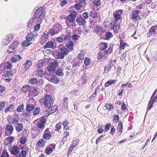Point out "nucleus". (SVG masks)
Masks as SVG:
<instances>
[{
	"label": "nucleus",
	"mask_w": 157,
	"mask_h": 157,
	"mask_svg": "<svg viewBox=\"0 0 157 157\" xmlns=\"http://www.w3.org/2000/svg\"><path fill=\"white\" fill-rule=\"evenodd\" d=\"M58 51L56 55V58L63 59L65 56L68 54V50L67 48L63 46V44H59L58 47Z\"/></svg>",
	"instance_id": "f257e3e1"
},
{
	"label": "nucleus",
	"mask_w": 157,
	"mask_h": 157,
	"mask_svg": "<svg viewBox=\"0 0 157 157\" xmlns=\"http://www.w3.org/2000/svg\"><path fill=\"white\" fill-rule=\"evenodd\" d=\"M41 102L43 103L46 107L50 108L53 105V98L50 95H47L41 99Z\"/></svg>",
	"instance_id": "f03ea898"
},
{
	"label": "nucleus",
	"mask_w": 157,
	"mask_h": 157,
	"mask_svg": "<svg viewBox=\"0 0 157 157\" xmlns=\"http://www.w3.org/2000/svg\"><path fill=\"white\" fill-rule=\"evenodd\" d=\"M44 8L43 7H40L38 8L35 12L34 17L35 18H38L41 23L42 19L44 18L45 16V13L44 12Z\"/></svg>",
	"instance_id": "7ed1b4c3"
},
{
	"label": "nucleus",
	"mask_w": 157,
	"mask_h": 157,
	"mask_svg": "<svg viewBox=\"0 0 157 157\" xmlns=\"http://www.w3.org/2000/svg\"><path fill=\"white\" fill-rule=\"evenodd\" d=\"M58 66L57 61L54 60L52 63L50 64L47 67L48 71L50 73H52L55 70V68Z\"/></svg>",
	"instance_id": "20e7f679"
},
{
	"label": "nucleus",
	"mask_w": 157,
	"mask_h": 157,
	"mask_svg": "<svg viewBox=\"0 0 157 157\" xmlns=\"http://www.w3.org/2000/svg\"><path fill=\"white\" fill-rule=\"evenodd\" d=\"M77 15V12L75 11L71 12L70 14L68 15L67 17L68 21L71 22H75Z\"/></svg>",
	"instance_id": "39448f33"
},
{
	"label": "nucleus",
	"mask_w": 157,
	"mask_h": 157,
	"mask_svg": "<svg viewBox=\"0 0 157 157\" xmlns=\"http://www.w3.org/2000/svg\"><path fill=\"white\" fill-rule=\"evenodd\" d=\"M5 134L6 136H11L13 132V126L10 124H7L5 128Z\"/></svg>",
	"instance_id": "423d86ee"
},
{
	"label": "nucleus",
	"mask_w": 157,
	"mask_h": 157,
	"mask_svg": "<svg viewBox=\"0 0 157 157\" xmlns=\"http://www.w3.org/2000/svg\"><path fill=\"white\" fill-rule=\"evenodd\" d=\"M56 145L52 144L49 146V147L46 148L45 150V153L48 155L51 154V153L55 150Z\"/></svg>",
	"instance_id": "0eeeda50"
},
{
	"label": "nucleus",
	"mask_w": 157,
	"mask_h": 157,
	"mask_svg": "<svg viewBox=\"0 0 157 157\" xmlns=\"http://www.w3.org/2000/svg\"><path fill=\"white\" fill-rule=\"evenodd\" d=\"M49 37L48 33L47 31L44 32L41 36L40 43L41 44H44L47 41V40Z\"/></svg>",
	"instance_id": "6e6552de"
},
{
	"label": "nucleus",
	"mask_w": 157,
	"mask_h": 157,
	"mask_svg": "<svg viewBox=\"0 0 157 157\" xmlns=\"http://www.w3.org/2000/svg\"><path fill=\"white\" fill-rule=\"evenodd\" d=\"M76 22L80 25H84L86 21L84 18L82 16H79L76 19Z\"/></svg>",
	"instance_id": "1a4fd4ad"
},
{
	"label": "nucleus",
	"mask_w": 157,
	"mask_h": 157,
	"mask_svg": "<svg viewBox=\"0 0 157 157\" xmlns=\"http://www.w3.org/2000/svg\"><path fill=\"white\" fill-rule=\"evenodd\" d=\"M32 62L29 60H26L23 64L24 69L25 71L28 70L30 67L32 66Z\"/></svg>",
	"instance_id": "9d476101"
},
{
	"label": "nucleus",
	"mask_w": 157,
	"mask_h": 157,
	"mask_svg": "<svg viewBox=\"0 0 157 157\" xmlns=\"http://www.w3.org/2000/svg\"><path fill=\"white\" fill-rule=\"evenodd\" d=\"M10 151L11 154L14 155H17L19 152V148L17 146L13 147L10 148Z\"/></svg>",
	"instance_id": "9b49d317"
},
{
	"label": "nucleus",
	"mask_w": 157,
	"mask_h": 157,
	"mask_svg": "<svg viewBox=\"0 0 157 157\" xmlns=\"http://www.w3.org/2000/svg\"><path fill=\"white\" fill-rule=\"evenodd\" d=\"M52 137L50 132L48 130V128H47L44 131L43 137L44 139L46 140H49Z\"/></svg>",
	"instance_id": "f8f14e48"
},
{
	"label": "nucleus",
	"mask_w": 157,
	"mask_h": 157,
	"mask_svg": "<svg viewBox=\"0 0 157 157\" xmlns=\"http://www.w3.org/2000/svg\"><path fill=\"white\" fill-rule=\"evenodd\" d=\"M157 29V25L151 26L149 32V35H154L156 34V30Z\"/></svg>",
	"instance_id": "ddd939ff"
},
{
	"label": "nucleus",
	"mask_w": 157,
	"mask_h": 157,
	"mask_svg": "<svg viewBox=\"0 0 157 157\" xmlns=\"http://www.w3.org/2000/svg\"><path fill=\"white\" fill-rule=\"evenodd\" d=\"M13 38V36L11 34H9L6 36V40H5V44H4V45H7V44L9 43L10 42L12 41Z\"/></svg>",
	"instance_id": "4468645a"
},
{
	"label": "nucleus",
	"mask_w": 157,
	"mask_h": 157,
	"mask_svg": "<svg viewBox=\"0 0 157 157\" xmlns=\"http://www.w3.org/2000/svg\"><path fill=\"white\" fill-rule=\"evenodd\" d=\"M35 106L36 105L31 103L27 104L26 106V111H29L31 112L34 109Z\"/></svg>",
	"instance_id": "2eb2a0df"
},
{
	"label": "nucleus",
	"mask_w": 157,
	"mask_h": 157,
	"mask_svg": "<svg viewBox=\"0 0 157 157\" xmlns=\"http://www.w3.org/2000/svg\"><path fill=\"white\" fill-rule=\"evenodd\" d=\"M56 47L55 45L54 47V44L52 41H49L47 42L46 44L44 46L43 48L44 49L48 48H56Z\"/></svg>",
	"instance_id": "dca6fc26"
},
{
	"label": "nucleus",
	"mask_w": 157,
	"mask_h": 157,
	"mask_svg": "<svg viewBox=\"0 0 157 157\" xmlns=\"http://www.w3.org/2000/svg\"><path fill=\"white\" fill-rule=\"evenodd\" d=\"M29 150V149L28 147L25 148L24 150L21 151V153L19 154V156L20 157H26L27 154L26 151H28Z\"/></svg>",
	"instance_id": "f3484780"
},
{
	"label": "nucleus",
	"mask_w": 157,
	"mask_h": 157,
	"mask_svg": "<svg viewBox=\"0 0 157 157\" xmlns=\"http://www.w3.org/2000/svg\"><path fill=\"white\" fill-rule=\"evenodd\" d=\"M66 46L67 49L70 50H73L74 43L71 41H69L66 44Z\"/></svg>",
	"instance_id": "a211bd4d"
},
{
	"label": "nucleus",
	"mask_w": 157,
	"mask_h": 157,
	"mask_svg": "<svg viewBox=\"0 0 157 157\" xmlns=\"http://www.w3.org/2000/svg\"><path fill=\"white\" fill-rule=\"evenodd\" d=\"M71 34V33L67 34L64 35L63 37L64 43L67 41L68 42L71 41V40L72 38Z\"/></svg>",
	"instance_id": "6ab92c4d"
},
{
	"label": "nucleus",
	"mask_w": 157,
	"mask_h": 157,
	"mask_svg": "<svg viewBox=\"0 0 157 157\" xmlns=\"http://www.w3.org/2000/svg\"><path fill=\"white\" fill-rule=\"evenodd\" d=\"M54 29L56 32V33H58L62 29V26L60 24H56L53 27Z\"/></svg>",
	"instance_id": "aec40b11"
},
{
	"label": "nucleus",
	"mask_w": 157,
	"mask_h": 157,
	"mask_svg": "<svg viewBox=\"0 0 157 157\" xmlns=\"http://www.w3.org/2000/svg\"><path fill=\"white\" fill-rule=\"evenodd\" d=\"M140 12V10H134L132 12V18L133 19H136L139 16V14Z\"/></svg>",
	"instance_id": "412c9836"
},
{
	"label": "nucleus",
	"mask_w": 157,
	"mask_h": 157,
	"mask_svg": "<svg viewBox=\"0 0 157 157\" xmlns=\"http://www.w3.org/2000/svg\"><path fill=\"white\" fill-rule=\"evenodd\" d=\"M31 87L27 85H25L22 86L21 91L24 93H26L27 92L30 90Z\"/></svg>",
	"instance_id": "4be33fe9"
},
{
	"label": "nucleus",
	"mask_w": 157,
	"mask_h": 157,
	"mask_svg": "<svg viewBox=\"0 0 157 157\" xmlns=\"http://www.w3.org/2000/svg\"><path fill=\"white\" fill-rule=\"evenodd\" d=\"M120 24L119 22H115L113 25V29L114 31L118 33L120 27Z\"/></svg>",
	"instance_id": "5701e85b"
},
{
	"label": "nucleus",
	"mask_w": 157,
	"mask_h": 157,
	"mask_svg": "<svg viewBox=\"0 0 157 157\" xmlns=\"http://www.w3.org/2000/svg\"><path fill=\"white\" fill-rule=\"evenodd\" d=\"M106 55H105L103 53H101V52H99V55L97 56V58L98 60H104L106 59H107Z\"/></svg>",
	"instance_id": "b1692460"
},
{
	"label": "nucleus",
	"mask_w": 157,
	"mask_h": 157,
	"mask_svg": "<svg viewBox=\"0 0 157 157\" xmlns=\"http://www.w3.org/2000/svg\"><path fill=\"white\" fill-rule=\"evenodd\" d=\"M13 75V73L10 70L9 71H5L3 73V76L4 78L12 76Z\"/></svg>",
	"instance_id": "393cba45"
},
{
	"label": "nucleus",
	"mask_w": 157,
	"mask_h": 157,
	"mask_svg": "<svg viewBox=\"0 0 157 157\" xmlns=\"http://www.w3.org/2000/svg\"><path fill=\"white\" fill-rule=\"evenodd\" d=\"M21 59V57L19 55H15L11 58L12 62L13 63H15L17 61H18Z\"/></svg>",
	"instance_id": "a878e982"
},
{
	"label": "nucleus",
	"mask_w": 157,
	"mask_h": 157,
	"mask_svg": "<svg viewBox=\"0 0 157 157\" xmlns=\"http://www.w3.org/2000/svg\"><path fill=\"white\" fill-rule=\"evenodd\" d=\"M37 73L40 77H43L45 75L44 72L41 68H38L36 70Z\"/></svg>",
	"instance_id": "bb28decb"
},
{
	"label": "nucleus",
	"mask_w": 157,
	"mask_h": 157,
	"mask_svg": "<svg viewBox=\"0 0 157 157\" xmlns=\"http://www.w3.org/2000/svg\"><path fill=\"white\" fill-rule=\"evenodd\" d=\"M98 14L95 11H92L90 12V16L93 19H95L98 17Z\"/></svg>",
	"instance_id": "cd10ccee"
},
{
	"label": "nucleus",
	"mask_w": 157,
	"mask_h": 157,
	"mask_svg": "<svg viewBox=\"0 0 157 157\" xmlns=\"http://www.w3.org/2000/svg\"><path fill=\"white\" fill-rule=\"evenodd\" d=\"M15 128L17 131L20 132L23 129V125L22 123H18L16 125Z\"/></svg>",
	"instance_id": "c85d7f7f"
},
{
	"label": "nucleus",
	"mask_w": 157,
	"mask_h": 157,
	"mask_svg": "<svg viewBox=\"0 0 157 157\" xmlns=\"http://www.w3.org/2000/svg\"><path fill=\"white\" fill-rule=\"evenodd\" d=\"M113 46V44H110L108 49L105 51V54L107 55V54L110 53L112 52Z\"/></svg>",
	"instance_id": "c756f323"
},
{
	"label": "nucleus",
	"mask_w": 157,
	"mask_h": 157,
	"mask_svg": "<svg viewBox=\"0 0 157 157\" xmlns=\"http://www.w3.org/2000/svg\"><path fill=\"white\" fill-rule=\"evenodd\" d=\"M120 41V49L121 50L122 49L124 50L125 46L126 45H128V44L126 42H125L124 41L122 40H121Z\"/></svg>",
	"instance_id": "7c9ffc66"
},
{
	"label": "nucleus",
	"mask_w": 157,
	"mask_h": 157,
	"mask_svg": "<svg viewBox=\"0 0 157 157\" xmlns=\"http://www.w3.org/2000/svg\"><path fill=\"white\" fill-rule=\"evenodd\" d=\"M12 65V63L10 62H7L5 64H4V69H10L11 68Z\"/></svg>",
	"instance_id": "2f4dec72"
},
{
	"label": "nucleus",
	"mask_w": 157,
	"mask_h": 157,
	"mask_svg": "<svg viewBox=\"0 0 157 157\" xmlns=\"http://www.w3.org/2000/svg\"><path fill=\"white\" fill-rule=\"evenodd\" d=\"M14 105L13 104L9 105L8 107L6 108L5 109V113H7L8 111H11L13 110L14 109Z\"/></svg>",
	"instance_id": "473e14b6"
},
{
	"label": "nucleus",
	"mask_w": 157,
	"mask_h": 157,
	"mask_svg": "<svg viewBox=\"0 0 157 157\" xmlns=\"http://www.w3.org/2000/svg\"><path fill=\"white\" fill-rule=\"evenodd\" d=\"M152 100V102H151V103L150 104V106L149 107V108H148V107L147 109V110H149L153 106V104L155 103V102H156L157 101V96L156 95H155V97ZM148 107H149L148 106Z\"/></svg>",
	"instance_id": "72a5a7b5"
},
{
	"label": "nucleus",
	"mask_w": 157,
	"mask_h": 157,
	"mask_svg": "<svg viewBox=\"0 0 157 157\" xmlns=\"http://www.w3.org/2000/svg\"><path fill=\"white\" fill-rule=\"evenodd\" d=\"M108 47V43H102L100 45V49L101 50H103Z\"/></svg>",
	"instance_id": "f704fd0d"
},
{
	"label": "nucleus",
	"mask_w": 157,
	"mask_h": 157,
	"mask_svg": "<svg viewBox=\"0 0 157 157\" xmlns=\"http://www.w3.org/2000/svg\"><path fill=\"white\" fill-rule=\"evenodd\" d=\"M29 82L31 84H37V82H38V80L35 78H32L29 80Z\"/></svg>",
	"instance_id": "c9c22d12"
},
{
	"label": "nucleus",
	"mask_w": 157,
	"mask_h": 157,
	"mask_svg": "<svg viewBox=\"0 0 157 157\" xmlns=\"http://www.w3.org/2000/svg\"><path fill=\"white\" fill-rule=\"evenodd\" d=\"M40 107H37L34 109L33 114L34 115H38L40 112Z\"/></svg>",
	"instance_id": "e433bc0d"
},
{
	"label": "nucleus",
	"mask_w": 157,
	"mask_h": 157,
	"mask_svg": "<svg viewBox=\"0 0 157 157\" xmlns=\"http://www.w3.org/2000/svg\"><path fill=\"white\" fill-rule=\"evenodd\" d=\"M105 107H106V109H108L109 111H111L114 109L113 105H111L110 104H106Z\"/></svg>",
	"instance_id": "4c0bfd02"
},
{
	"label": "nucleus",
	"mask_w": 157,
	"mask_h": 157,
	"mask_svg": "<svg viewBox=\"0 0 157 157\" xmlns=\"http://www.w3.org/2000/svg\"><path fill=\"white\" fill-rule=\"evenodd\" d=\"M24 105L23 104L19 105L17 107L16 110L18 112L22 111L24 109Z\"/></svg>",
	"instance_id": "58836bf2"
},
{
	"label": "nucleus",
	"mask_w": 157,
	"mask_h": 157,
	"mask_svg": "<svg viewBox=\"0 0 157 157\" xmlns=\"http://www.w3.org/2000/svg\"><path fill=\"white\" fill-rule=\"evenodd\" d=\"M45 141L42 139L39 140L36 144V146L42 147L44 145Z\"/></svg>",
	"instance_id": "ea45409f"
},
{
	"label": "nucleus",
	"mask_w": 157,
	"mask_h": 157,
	"mask_svg": "<svg viewBox=\"0 0 157 157\" xmlns=\"http://www.w3.org/2000/svg\"><path fill=\"white\" fill-rule=\"evenodd\" d=\"M111 67L108 64L106 65L105 67V70L104 72L105 73H107L111 70Z\"/></svg>",
	"instance_id": "a19ab883"
},
{
	"label": "nucleus",
	"mask_w": 157,
	"mask_h": 157,
	"mask_svg": "<svg viewBox=\"0 0 157 157\" xmlns=\"http://www.w3.org/2000/svg\"><path fill=\"white\" fill-rule=\"evenodd\" d=\"M51 81L52 82L55 83H57L59 82V79L56 76H53L51 78Z\"/></svg>",
	"instance_id": "79ce46f5"
},
{
	"label": "nucleus",
	"mask_w": 157,
	"mask_h": 157,
	"mask_svg": "<svg viewBox=\"0 0 157 157\" xmlns=\"http://www.w3.org/2000/svg\"><path fill=\"white\" fill-rule=\"evenodd\" d=\"M33 35L31 32L29 33L26 36V40L27 41H31L33 39Z\"/></svg>",
	"instance_id": "37998d69"
},
{
	"label": "nucleus",
	"mask_w": 157,
	"mask_h": 157,
	"mask_svg": "<svg viewBox=\"0 0 157 157\" xmlns=\"http://www.w3.org/2000/svg\"><path fill=\"white\" fill-rule=\"evenodd\" d=\"M36 127L37 128L36 129H38V128H39L40 131L41 130H43V128H44V125L39 122L37 124Z\"/></svg>",
	"instance_id": "c03bdc74"
},
{
	"label": "nucleus",
	"mask_w": 157,
	"mask_h": 157,
	"mask_svg": "<svg viewBox=\"0 0 157 157\" xmlns=\"http://www.w3.org/2000/svg\"><path fill=\"white\" fill-rule=\"evenodd\" d=\"M14 138L13 137L11 136L10 137L6 138V139L5 141L7 142V144H8L11 143L14 140Z\"/></svg>",
	"instance_id": "a18cd8bd"
},
{
	"label": "nucleus",
	"mask_w": 157,
	"mask_h": 157,
	"mask_svg": "<svg viewBox=\"0 0 157 157\" xmlns=\"http://www.w3.org/2000/svg\"><path fill=\"white\" fill-rule=\"evenodd\" d=\"M39 123L45 125L46 123V119L45 116H42L40 117Z\"/></svg>",
	"instance_id": "49530a36"
},
{
	"label": "nucleus",
	"mask_w": 157,
	"mask_h": 157,
	"mask_svg": "<svg viewBox=\"0 0 157 157\" xmlns=\"http://www.w3.org/2000/svg\"><path fill=\"white\" fill-rule=\"evenodd\" d=\"M13 119L14 121V122L16 124H17L18 123L19 120V115L17 114H15L13 116Z\"/></svg>",
	"instance_id": "de8ad7c7"
},
{
	"label": "nucleus",
	"mask_w": 157,
	"mask_h": 157,
	"mask_svg": "<svg viewBox=\"0 0 157 157\" xmlns=\"http://www.w3.org/2000/svg\"><path fill=\"white\" fill-rule=\"evenodd\" d=\"M45 64V62L44 60H41L39 61L37 64L38 67H42Z\"/></svg>",
	"instance_id": "09e8293b"
},
{
	"label": "nucleus",
	"mask_w": 157,
	"mask_h": 157,
	"mask_svg": "<svg viewBox=\"0 0 157 157\" xmlns=\"http://www.w3.org/2000/svg\"><path fill=\"white\" fill-rule=\"evenodd\" d=\"M62 126V124L60 122H59L56 124L55 127V131H59L61 129Z\"/></svg>",
	"instance_id": "8fccbe9b"
},
{
	"label": "nucleus",
	"mask_w": 157,
	"mask_h": 157,
	"mask_svg": "<svg viewBox=\"0 0 157 157\" xmlns=\"http://www.w3.org/2000/svg\"><path fill=\"white\" fill-rule=\"evenodd\" d=\"M85 54V52L83 51L80 52V53L78 54V57L79 59L81 60L83 59L84 58V54Z\"/></svg>",
	"instance_id": "3c124183"
},
{
	"label": "nucleus",
	"mask_w": 157,
	"mask_h": 157,
	"mask_svg": "<svg viewBox=\"0 0 157 157\" xmlns=\"http://www.w3.org/2000/svg\"><path fill=\"white\" fill-rule=\"evenodd\" d=\"M56 74L58 76H60L63 75V71L61 69H58L56 71Z\"/></svg>",
	"instance_id": "603ef678"
},
{
	"label": "nucleus",
	"mask_w": 157,
	"mask_h": 157,
	"mask_svg": "<svg viewBox=\"0 0 157 157\" xmlns=\"http://www.w3.org/2000/svg\"><path fill=\"white\" fill-rule=\"evenodd\" d=\"M23 114L24 116L27 117H30L31 115V112L29 111H24Z\"/></svg>",
	"instance_id": "864d4df0"
},
{
	"label": "nucleus",
	"mask_w": 157,
	"mask_h": 157,
	"mask_svg": "<svg viewBox=\"0 0 157 157\" xmlns=\"http://www.w3.org/2000/svg\"><path fill=\"white\" fill-rule=\"evenodd\" d=\"M48 34L50 33L51 36H53L56 33L54 29H49L48 30Z\"/></svg>",
	"instance_id": "5fc2aeb1"
},
{
	"label": "nucleus",
	"mask_w": 157,
	"mask_h": 157,
	"mask_svg": "<svg viewBox=\"0 0 157 157\" xmlns=\"http://www.w3.org/2000/svg\"><path fill=\"white\" fill-rule=\"evenodd\" d=\"M31 43L30 41H27V40H26L22 42V44L23 46L27 47L30 45Z\"/></svg>",
	"instance_id": "6e6d98bb"
},
{
	"label": "nucleus",
	"mask_w": 157,
	"mask_h": 157,
	"mask_svg": "<svg viewBox=\"0 0 157 157\" xmlns=\"http://www.w3.org/2000/svg\"><path fill=\"white\" fill-rule=\"evenodd\" d=\"M57 106L56 105H54L53 106H52L51 110V112H52L53 113L56 112L58 110Z\"/></svg>",
	"instance_id": "4d7b16f0"
},
{
	"label": "nucleus",
	"mask_w": 157,
	"mask_h": 157,
	"mask_svg": "<svg viewBox=\"0 0 157 157\" xmlns=\"http://www.w3.org/2000/svg\"><path fill=\"white\" fill-rule=\"evenodd\" d=\"M56 40L58 43H60L63 41V39L61 36L56 38Z\"/></svg>",
	"instance_id": "13d9d810"
},
{
	"label": "nucleus",
	"mask_w": 157,
	"mask_h": 157,
	"mask_svg": "<svg viewBox=\"0 0 157 157\" xmlns=\"http://www.w3.org/2000/svg\"><path fill=\"white\" fill-rule=\"evenodd\" d=\"M115 81V80H110L105 83V86L106 87H108L110 85H111L112 83H114Z\"/></svg>",
	"instance_id": "bf43d9fd"
},
{
	"label": "nucleus",
	"mask_w": 157,
	"mask_h": 157,
	"mask_svg": "<svg viewBox=\"0 0 157 157\" xmlns=\"http://www.w3.org/2000/svg\"><path fill=\"white\" fill-rule=\"evenodd\" d=\"M19 44V43H18L17 41H15L10 45L11 47H13L15 49L18 46Z\"/></svg>",
	"instance_id": "052dcab7"
},
{
	"label": "nucleus",
	"mask_w": 157,
	"mask_h": 157,
	"mask_svg": "<svg viewBox=\"0 0 157 157\" xmlns=\"http://www.w3.org/2000/svg\"><path fill=\"white\" fill-rule=\"evenodd\" d=\"M115 19L116 21V22H117L120 19L121 17L120 15H117L116 14L114 13H113Z\"/></svg>",
	"instance_id": "680f3d73"
},
{
	"label": "nucleus",
	"mask_w": 157,
	"mask_h": 157,
	"mask_svg": "<svg viewBox=\"0 0 157 157\" xmlns=\"http://www.w3.org/2000/svg\"><path fill=\"white\" fill-rule=\"evenodd\" d=\"M114 118L113 119V122L117 123L119 121V116L118 115H114L113 116Z\"/></svg>",
	"instance_id": "e2e57ef3"
},
{
	"label": "nucleus",
	"mask_w": 157,
	"mask_h": 157,
	"mask_svg": "<svg viewBox=\"0 0 157 157\" xmlns=\"http://www.w3.org/2000/svg\"><path fill=\"white\" fill-rule=\"evenodd\" d=\"M79 140L78 139H76L74 140L72 144V145L74 146V147H75L78 145L79 142Z\"/></svg>",
	"instance_id": "0e129e2a"
},
{
	"label": "nucleus",
	"mask_w": 157,
	"mask_h": 157,
	"mask_svg": "<svg viewBox=\"0 0 157 157\" xmlns=\"http://www.w3.org/2000/svg\"><path fill=\"white\" fill-rule=\"evenodd\" d=\"M84 63L86 65L88 66L90 63V59L87 57H86L84 61Z\"/></svg>",
	"instance_id": "69168bd1"
},
{
	"label": "nucleus",
	"mask_w": 157,
	"mask_h": 157,
	"mask_svg": "<svg viewBox=\"0 0 157 157\" xmlns=\"http://www.w3.org/2000/svg\"><path fill=\"white\" fill-rule=\"evenodd\" d=\"M81 5V3L79 2V3H76L74 6V7L75 8H76L77 9L79 10L81 9V8L82 7V5Z\"/></svg>",
	"instance_id": "338daca9"
},
{
	"label": "nucleus",
	"mask_w": 157,
	"mask_h": 157,
	"mask_svg": "<svg viewBox=\"0 0 157 157\" xmlns=\"http://www.w3.org/2000/svg\"><path fill=\"white\" fill-rule=\"evenodd\" d=\"M113 36V35L110 32H107L106 33V37L108 38H112Z\"/></svg>",
	"instance_id": "774afa93"
}]
</instances>
